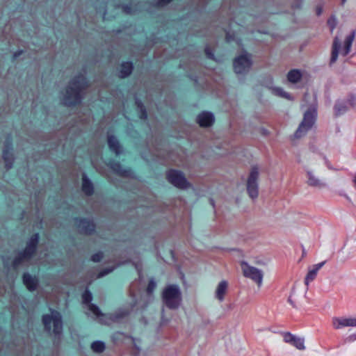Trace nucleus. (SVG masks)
Returning <instances> with one entry per match:
<instances>
[{
    "instance_id": "nucleus-1",
    "label": "nucleus",
    "mask_w": 356,
    "mask_h": 356,
    "mask_svg": "<svg viewBox=\"0 0 356 356\" xmlns=\"http://www.w3.org/2000/svg\"><path fill=\"white\" fill-rule=\"evenodd\" d=\"M307 98L310 99L312 102V106L305 113L303 120L295 133L296 138H300L305 136L315 122L316 111L314 104L316 99L313 95H305V100L308 101Z\"/></svg>"
},
{
    "instance_id": "nucleus-2",
    "label": "nucleus",
    "mask_w": 356,
    "mask_h": 356,
    "mask_svg": "<svg viewBox=\"0 0 356 356\" xmlns=\"http://www.w3.org/2000/svg\"><path fill=\"white\" fill-rule=\"evenodd\" d=\"M163 299L168 307L170 309L177 308L181 301V292L178 286H168L163 292Z\"/></svg>"
},
{
    "instance_id": "nucleus-3",
    "label": "nucleus",
    "mask_w": 356,
    "mask_h": 356,
    "mask_svg": "<svg viewBox=\"0 0 356 356\" xmlns=\"http://www.w3.org/2000/svg\"><path fill=\"white\" fill-rule=\"evenodd\" d=\"M42 321L44 327L47 330L51 329V324L53 327V332L55 334H58L62 331V320L61 316L59 312L51 310V314H46L43 316Z\"/></svg>"
},
{
    "instance_id": "nucleus-4",
    "label": "nucleus",
    "mask_w": 356,
    "mask_h": 356,
    "mask_svg": "<svg viewBox=\"0 0 356 356\" xmlns=\"http://www.w3.org/2000/svg\"><path fill=\"white\" fill-rule=\"evenodd\" d=\"M241 266L243 275L251 279L258 285L259 287H260L263 282V272L255 267L250 266L248 263L244 261L241 262Z\"/></svg>"
},
{
    "instance_id": "nucleus-5",
    "label": "nucleus",
    "mask_w": 356,
    "mask_h": 356,
    "mask_svg": "<svg viewBox=\"0 0 356 356\" xmlns=\"http://www.w3.org/2000/svg\"><path fill=\"white\" fill-rule=\"evenodd\" d=\"M332 325L334 330L346 327H356V317L353 316H334L332 318Z\"/></svg>"
},
{
    "instance_id": "nucleus-6",
    "label": "nucleus",
    "mask_w": 356,
    "mask_h": 356,
    "mask_svg": "<svg viewBox=\"0 0 356 356\" xmlns=\"http://www.w3.org/2000/svg\"><path fill=\"white\" fill-rule=\"evenodd\" d=\"M259 169L257 167H253L251 169L250 175L247 181V190L250 197L252 199L258 196Z\"/></svg>"
},
{
    "instance_id": "nucleus-7",
    "label": "nucleus",
    "mask_w": 356,
    "mask_h": 356,
    "mask_svg": "<svg viewBox=\"0 0 356 356\" xmlns=\"http://www.w3.org/2000/svg\"><path fill=\"white\" fill-rule=\"evenodd\" d=\"M252 65L250 56L248 54H243L242 55L236 58L234 61V71L237 74H242L248 71Z\"/></svg>"
},
{
    "instance_id": "nucleus-8",
    "label": "nucleus",
    "mask_w": 356,
    "mask_h": 356,
    "mask_svg": "<svg viewBox=\"0 0 356 356\" xmlns=\"http://www.w3.org/2000/svg\"><path fill=\"white\" fill-rule=\"evenodd\" d=\"M169 182L180 188H186L189 184L180 171L170 170L167 174Z\"/></svg>"
},
{
    "instance_id": "nucleus-9",
    "label": "nucleus",
    "mask_w": 356,
    "mask_h": 356,
    "mask_svg": "<svg viewBox=\"0 0 356 356\" xmlns=\"http://www.w3.org/2000/svg\"><path fill=\"white\" fill-rule=\"evenodd\" d=\"M306 179L307 184L312 187L322 188L326 186L325 181L317 176L312 170H307Z\"/></svg>"
},
{
    "instance_id": "nucleus-10",
    "label": "nucleus",
    "mask_w": 356,
    "mask_h": 356,
    "mask_svg": "<svg viewBox=\"0 0 356 356\" xmlns=\"http://www.w3.org/2000/svg\"><path fill=\"white\" fill-rule=\"evenodd\" d=\"M284 341L295 346L298 350H303L305 349V339L302 337H299L289 332H286L284 334Z\"/></svg>"
},
{
    "instance_id": "nucleus-11",
    "label": "nucleus",
    "mask_w": 356,
    "mask_h": 356,
    "mask_svg": "<svg viewBox=\"0 0 356 356\" xmlns=\"http://www.w3.org/2000/svg\"><path fill=\"white\" fill-rule=\"evenodd\" d=\"M325 263V261H322L309 267L308 272L305 278V284L306 286H309L316 279L318 271L324 266Z\"/></svg>"
},
{
    "instance_id": "nucleus-12",
    "label": "nucleus",
    "mask_w": 356,
    "mask_h": 356,
    "mask_svg": "<svg viewBox=\"0 0 356 356\" xmlns=\"http://www.w3.org/2000/svg\"><path fill=\"white\" fill-rule=\"evenodd\" d=\"M83 302L87 306L88 310L95 316H100L102 315L99 309L95 305L90 303L92 300V294L89 291H86L82 295Z\"/></svg>"
},
{
    "instance_id": "nucleus-13",
    "label": "nucleus",
    "mask_w": 356,
    "mask_h": 356,
    "mask_svg": "<svg viewBox=\"0 0 356 356\" xmlns=\"http://www.w3.org/2000/svg\"><path fill=\"white\" fill-rule=\"evenodd\" d=\"M38 241V234L34 235L29 243L27 245L24 252L20 255V259H26L31 257V256L35 252L36 245Z\"/></svg>"
},
{
    "instance_id": "nucleus-14",
    "label": "nucleus",
    "mask_w": 356,
    "mask_h": 356,
    "mask_svg": "<svg viewBox=\"0 0 356 356\" xmlns=\"http://www.w3.org/2000/svg\"><path fill=\"white\" fill-rule=\"evenodd\" d=\"M228 289V282L222 280L218 283L215 290V298L220 302H222Z\"/></svg>"
},
{
    "instance_id": "nucleus-15",
    "label": "nucleus",
    "mask_w": 356,
    "mask_h": 356,
    "mask_svg": "<svg viewBox=\"0 0 356 356\" xmlns=\"http://www.w3.org/2000/svg\"><path fill=\"white\" fill-rule=\"evenodd\" d=\"M214 118L212 113L202 112L197 116V122L201 127H209L212 124Z\"/></svg>"
},
{
    "instance_id": "nucleus-16",
    "label": "nucleus",
    "mask_w": 356,
    "mask_h": 356,
    "mask_svg": "<svg viewBox=\"0 0 356 356\" xmlns=\"http://www.w3.org/2000/svg\"><path fill=\"white\" fill-rule=\"evenodd\" d=\"M355 32L353 31L350 33V35H348L346 37V38L344 41L343 47L341 49V54L342 55L346 56L350 52V47H351L353 42L355 39Z\"/></svg>"
},
{
    "instance_id": "nucleus-17",
    "label": "nucleus",
    "mask_w": 356,
    "mask_h": 356,
    "mask_svg": "<svg viewBox=\"0 0 356 356\" xmlns=\"http://www.w3.org/2000/svg\"><path fill=\"white\" fill-rule=\"evenodd\" d=\"M23 282L29 291H33L36 289L38 281L35 277H32L29 273H24Z\"/></svg>"
},
{
    "instance_id": "nucleus-18",
    "label": "nucleus",
    "mask_w": 356,
    "mask_h": 356,
    "mask_svg": "<svg viewBox=\"0 0 356 356\" xmlns=\"http://www.w3.org/2000/svg\"><path fill=\"white\" fill-rule=\"evenodd\" d=\"M108 144L112 152H115L116 154H119L120 153V146L115 136H109L108 137Z\"/></svg>"
},
{
    "instance_id": "nucleus-19",
    "label": "nucleus",
    "mask_w": 356,
    "mask_h": 356,
    "mask_svg": "<svg viewBox=\"0 0 356 356\" xmlns=\"http://www.w3.org/2000/svg\"><path fill=\"white\" fill-rule=\"evenodd\" d=\"M340 49L341 44L339 40L337 38H335L332 44L331 63H334L337 60Z\"/></svg>"
},
{
    "instance_id": "nucleus-20",
    "label": "nucleus",
    "mask_w": 356,
    "mask_h": 356,
    "mask_svg": "<svg viewBox=\"0 0 356 356\" xmlns=\"http://www.w3.org/2000/svg\"><path fill=\"white\" fill-rule=\"evenodd\" d=\"M72 86H70L67 90V93L73 95L74 97V102H76L79 100L80 95V86L79 85H76L74 83H72Z\"/></svg>"
},
{
    "instance_id": "nucleus-21",
    "label": "nucleus",
    "mask_w": 356,
    "mask_h": 356,
    "mask_svg": "<svg viewBox=\"0 0 356 356\" xmlns=\"http://www.w3.org/2000/svg\"><path fill=\"white\" fill-rule=\"evenodd\" d=\"M132 68H133V66H132L131 63H130V62L122 63L120 66V76L122 77H126V76H129L131 73Z\"/></svg>"
},
{
    "instance_id": "nucleus-22",
    "label": "nucleus",
    "mask_w": 356,
    "mask_h": 356,
    "mask_svg": "<svg viewBox=\"0 0 356 356\" xmlns=\"http://www.w3.org/2000/svg\"><path fill=\"white\" fill-rule=\"evenodd\" d=\"M82 190L87 195H90L93 192L92 184L86 175L83 177Z\"/></svg>"
},
{
    "instance_id": "nucleus-23",
    "label": "nucleus",
    "mask_w": 356,
    "mask_h": 356,
    "mask_svg": "<svg viewBox=\"0 0 356 356\" xmlns=\"http://www.w3.org/2000/svg\"><path fill=\"white\" fill-rule=\"evenodd\" d=\"M300 77L301 74L298 70H293L288 73V80L291 83H296Z\"/></svg>"
},
{
    "instance_id": "nucleus-24",
    "label": "nucleus",
    "mask_w": 356,
    "mask_h": 356,
    "mask_svg": "<svg viewBox=\"0 0 356 356\" xmlns=\"http://www.w3.org/2000/svg\"><path fill=\"white\" fill-rule=\"evenodd\" d=\"M91 348L94 352L102 353L105 348V345L103 342L97 341L91 344Z\"/></svg>"
},
{
    "instance_id": "nucleus-25",
    "label": "nucleus",
    "mask_w": 356,
    "mask_h": 356,
    "mask_svg": "<svg viewBox=\"0 0 356 356\" xmlns=\"http://www.w3.org/2000/svg\"><path fill=\"white\" fill-rule=\"evenodd\" d=\"M273 92L277 95L280 96L282 97L286 98V99H291L290 95L286 92H284L282 88H272Z\"/></svg>"
},
{
    "instance_id": "nucleus-26",
    "label": "nucleus",
    "mask_w": 356,
    "mask_h": 356,
    "mask_svg": "<svg viewBox=\"0 0 356 356\" xmlns=\"http://www.w3.org/2000/svg\"><path fill=\"white\" fill-rule=\"evenodd\" d=\"M346 106L341 107V104L337 103L334 106V110L337 114H341L346 111Z\"/></svg>"
},
{
    "instance_id": "nucleus-27",
    "label": "nucleus",
    "mask_w": 356,
    "mask_h": 356,
    "mask_svg": "<svg viewBox=\"0 0 356 356\" xmlns=\"http://www.w3.org/2000/svg\"><path fill=\"white\" fill-rule=\"evenodd\" d=\"M156 282L154 280H150L147 289V293L149 294L152 293L156 288Z\"/></svg>"
},
{
    "instance_id": "nucleus-28",
    "label": "nucleus",
    "mask_w": 356,
    "mask_h": 356,
    "mask_svg": "<svg viewBox=\"0 0 356 356\" xmlns=\"http://www.w3.org/2000/svg\"><path fill=\"white\" fill-rule=\"evenodd\" d=\"M102 259V253L98 252L92 255V260L95 262L99 261Z\"/></svg>"
},
{
    "instance_id": "nucleus-29",
    "label": "nucleus",
    "mask_w": 356,
    "mask_h": 356,
    "mask_svg": "<svg viewBox=\"0 0 356 356\" xmlns=\"http://www.w3.org/2000/svg\"><path fill=\"white\" fill-rule=\"evenodd\" d=\"M113 270V269H109L108 270H106V271H104V272H101L99 275V277H103L106 275H107L108 273H109L110 272H111Z\"/></svg>"
},
{
    "instance_id": "nucleus-30",
    "label": "nucleus",
    "mask_w": 356,
    "mask_h": 356,
    "mask_svg": "<svg viewBox=\"0 0 356 356\" xmlns=\"http://www.w3.org/2000/svg\"><path fill=\"white\" fill-rule=\"evenodd\" d=\"M172 0H160L159 1V4L161 5H165V4H167L168 3H170Z\"/></svg>"
},
{
    "instance_id": "nucleus-31",
    "label": "nucleus",
    "mask_w": 356,
    "mask_h": 356,
    "mask_svg": "<svg viewBox=\"0 0 356 356\" xmlns=\"http://www.w3.org/2000/svg\"><path fill=\"white\" fill-rule=\"evenodd\" d=\"M328 24L331 26V28H332V30L334 28V26H335L334 21L333 19H330L328 21Z\"/></svg>"
},
{
    "instance_id": "nucleus-32",
    "label": "nucleus",
    "mask_w": 356,
    "mask_h": 356,
    "mask_svg": "<svg viewBox=\"0 0 356 356\" xmlns=\"http://www.w3.org/2000/svg\"><path fill=\"white\" fill-rule=\"evenodd\" d=\"M349 339L350 341H355L356 340V334L350 335L349 337Z\"/></svg>"
},
{
    "instance_id": "nucleus-33",
    "label": "nucleus",
    "mask_w": 356,
    "mask_h": 356,
    "mask_svg": "<svg viewBox=\"0 0 356 356\" xmlns=\"http://www.w3.org/2000/svg\"><path fill=\"white\" fill-rule=\"evenodd\" d=\"M206 53L208 55L209 57L213 58V54H211L208 49L206 50Z\"/></svg>"
},
{
    "instance_id": "nucleus-34",
    "label": "nucleus",
    "mask_w": 356,
    "mask_h": 356,
    "mask_svg": "<svg viewBox=\"0 0 356 356\" xmlns=\"http://www.w3.org/2000/svg\"><path fill=\"white\" fill-rule=\"evenodd\" d=\"M353 183L355 184V187H356V173H355V175H354V177H353Z\"/></svg>"
},
{
    "instance_id": "nucleus-35",
    "label": "nucleus",
    "mask_w": 356,
    "mask_h": 356,
    "mask_svg": "<svg viewBox=\"0 0 356 356\" xmlns=\"http://www.w3.org/2000/svg\"><path fill=\"white\" fill-rule=\"evenodd\" d=\"M227 39L228 41H229V40H230L229 37L228 35L227 36Z\"/></svg>"
},
{
    "instance_id": "nucleus-36",
    "label": "nucleus",
    "mask_w": 356,
    "mask_h": 356,
    "mask_svg": "<svg viewBox=\"0 0 356 356\" xmlns=\"http://www.w3.org/2000/svg\"><path fill=\"white\" fill-rule=\"evenodd\" d=\"M346 0H343V1H345Z\"/></svg>"
}]
</instances>
